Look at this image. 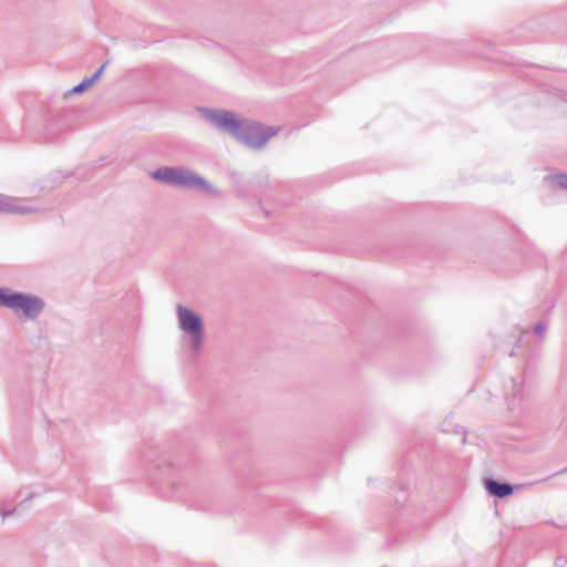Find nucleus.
<instances>
[{
    "label": "nucleus",
    "instance_id": "9d476101",
    "mask_svg": "<svg viewBox=\"0 0 567 567\" xmlns=\"http://www.w3.org/2000/svg\"><path fill=\"white\" fill-rule=\"evenodd\" d=\"M554 181H556V183L561 187V188H567V175H558V176H555L554 177Z\"/></svg>",
    "mask_w": 567,
    "mask_h": 567
},
{
    "label": "nucleus",
    "instance_id": "423d86ee",
    "mask_svg": "<svg viewBox=\"0 0 567 567\" xmlns=\"http://www.w3.org/2000/svg\"><path fill=\"white\" fill-rule=\"evenodd\" d=\"M0 210L11 214L25 215L38 212V207L24 204V200L10 199L1 203Z\"/></svg>",
    "mask_w": 567,
    "mask_h": 567
},
{
    "label": "nucleus",
    "instance_id": "f03ea898",
    "mask_svg": "<svg viewBox=\"0 0 567 567\" xmlns=\"http://www.w3.org/2000/svg\"><path fill=\"white\" fill-rule=\"evenodd\" d=\"M152 177L158 182L186 189H203L212 195H219V190L210 185L206 178L196 174L194 171L179 166H164L153 172Z\"/></svg>",
    "mask_w": 567,
    "mask_h": 567
},
{
    "label": "nucleus",
    "instance_id": "9b49d317",
    "mask_svg": "<svg viewBox=\"0 0 567 567\" xmlns=\"http://www.w3.org/2000/svg\"><path fill=\"white\" fill-rule=\"evenodd\" d=\"M545 331H546V324L543 322H539L534 327V333L537 336L542 337L545 333Z\"/></svg>",
    "mask_w": 567,
    "mask_h": 567
},
{
    "label": "nucleus",
    "instance_id": "39448f33",
    "mask_svg": "<svg viewBox=\"0 0 567 567\" xmlns=\"http://www.w3.org/2000/svg\"><path fill=\"white\" fill-rule=\"evenodd\" d=\"M178 327L189 340L193 355H198L205 340L204 321L195 311L183 305L176 307Z\"/></svg>",
    "mask_w": 567,
    "mask_h": 567
},
{
    "label": "nucleus",
    "instance_id": "20e7f679",
    "mask_svg": "<svg viewBox=\"0 0 567 567\" xmlns=\"http://www.w3.org/2000/svg\"><path fill=\"white\" fill-rule=\"evenodd\" d=\"M0 307L20 313L27 320H34L43 312L45 303L35 295L0 288Z\"/></svg>",
    "mask_w": 567,
    "mask_h": 567
},
{
    "label": "nucleus",
    "instance_id": "f8f14e48",
    "mask_svg": "<svg viewBox=\"0 0 567 567\" xmlns=\"http://www.w3.org/2000/svg\"><path fill=\"white\" fill-rule=\"evenodd\" d=\"M16 509L7 511L2 513V519H6L9 515L13 514Z\"/></svg>",
    "mask_w": 567,
    "mask_h": 567
},
{
    "label": "nucleus",
    "instance_id": "7ed1b4c3",
    "mask_svg": "<svg viewBox=\"0 0 567 567\" xmlns=\"http://www.w3.org/2000/svg\"><path fill=\"white\" fill-rule=\"evenodd\" d=\"M152 177L158 182L186 189H203L212 195H219V190L210 185L206 178L196 174L194 171L179 166H164L153 172Z\"/></svg>",
    "mask_w": 567,
    "mask_h": 567
},
{
    "label": "nucleus",
    "instance_id": "6e6552de",
    "mask_svg": "<svg viewBox=\"0 0 567 567\" xmlns=\"http://www.w3.org/2000/svg\"><path fill=\"white\" fill-rule=\"evenodd\" d=\"M106 64H107V61L104 62L101 65V68L92 76L84 79L81 83L75 85L71 90V93L81 94V93L85 92L89 87H91L101 78Z\"/></svg>",
    "mask_w": 567,
    "mask_h": 567
},
{
    "label": "nucleus",
    "instance_id": "0eeeda50",
    "mask_svg": "<svg viewBox=\"0 0 567 567\" xmlns=\"http://www.w3.org/2000/svg\"><path fill=\"white\" fill-rule=\"evenodd\" d=\"M484 486L491 495L499 498L509 496L514 491L512 485L507 483H499L492 478H486L484 481Z\"/></svg>",
    "mask_w": 567,
    "mask_h": 567
},
{
    "label": "nucleus",
    "instance_id": "ddd939ff",
    "mask_svg": "<svg viewBox=\"0 0 567 567\" xmlns=\"http://www.w3.org/2000/svg\"><path fill=\"white\" fill-rule=\"evenodd\" d=\"M563 472H567V467Z\"/></svg>",
    "mask_w": 567,
    "mask_h": 567
},
{
    "label": "nucleus",
    "instance_id": "1a4fd4ad",
    "mask_svg": "<svg viewBox=\"0 0 567 567\" xmlns=\"http://www.w3.org/2000/svg\"><path fill=\"white\" fill-rule=\"evenodd\" d=\"M460 422L456 413H451L442 422V431L445 433H458Z\"/></svg>",
    "mask_w": 567,
    "mask_h": 567
},
{
    "label": "nucleus",
    "instance_id": "f257e3e1",
    "mask_svg": "<svg viewBox=\"0 0 567 567\" xmlns=\"http://www.w3.org/2000/svg\"><path fill=\"white\" fill-rule=\"evenodd\" d=\"M199 112L217 131L230 135L243 145L256 151L262 150L280 131L279 127L237 116L227 110L204 107Z\"/></svg>",
    "mask_w": 567,
    "mask_h": 567
}]
</instances>
